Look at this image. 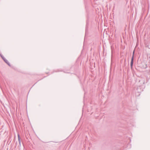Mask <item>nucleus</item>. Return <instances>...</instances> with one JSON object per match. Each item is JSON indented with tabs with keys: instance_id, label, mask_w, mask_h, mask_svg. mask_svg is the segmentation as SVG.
<instances>
[{
	"instance_id": "f257e3e1",
	"label": "nucleus",
	"mask_w": 150,
	"mask_h": 150,
	"mask_svg": "<svg viewBox=\"0 0 150 150\" xmlns=\"http://www.w3.org/2000/svg\"><path fill=\"white\" fill-rule=\"evenodd\" d=\"M133 57H132V61H131V66H132V64H133Z\"/></svg>"
},
{
	"instance_id": "f03ea898",
	"label": "nucleus",
	"mask_w": 150,
	"mask_h": 150,
	"mask_svg": "<svg viewBox=\"0 0 150 150\" xmlns=\"http://www.w3.org/2000/svg\"><path fill=\"white\" fill-rule=\"evenodd\" d=\"M18 139H19V135H18Z\"/></svg>"
}]
</instances>
